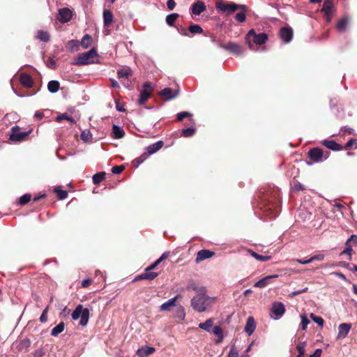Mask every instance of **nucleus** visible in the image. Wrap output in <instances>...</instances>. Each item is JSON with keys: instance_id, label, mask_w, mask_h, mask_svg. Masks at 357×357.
<instances>
[{"instance_id": "obj_1", "label": "nucleus", "mask_w": 357, "mask_h": 357, "mask_svg": "<svg viewBox=\"0 0 357 357\" xmlns=\"http://www.w3.org/2000/svg\"><path fill=\"white\" fill-rule=\"evenodd\" d=\"M211 298L210 296L206 295V288L201 287L199 294H197L191 299V306L195 310L199 312H203L206 310V305Z\"/></svg>"}, {"instance_id": "obj_2", "label": "nucleus", "mask_w": 357, "mask_h": 357, "mask_svg": "<svg viewBox=\"0 0 357 357\" xmlns=\"http://www.w3.org/2000/svg\"><path fill=\"white\" fill-rule=\"evenodd\" d=\"M99 57L96 50L94 48L91 49L89 51L79 54L73 65L83 66L95 63Z\"/></svg>"}, {"instance_id": "obj_3", "label": "nucleus", "mask_w": 357, "mask_h": 357, "mask_svg": "<svg viewBox=\"0 0 357 357\" xmlns=\"http://www.w3.org/2000/svg\"><path fill=\"white\" fill-rule=\"evenodd\" d=\"M215 6L219 12L224 13L227 15L234 13L238 9H247V7L245 5H240L234 2H229L224 0L218 1L215 3Z\"/></svg>"}, {"instance_id": "obj_4", "label": "nucleus", "mask_w": 357, "mask_h": 357, "mask_svg": "<svg viewBox=\"0 0 357 357\" xmlns=\"http://www.w3.org/2000/svg\"><path fill=\"white\" fill-rule=\"evenodd\" d=\"M268 40V36L265 33H260L257 34L254 29H250L245 36V41L248 45L250 50H253V45L251 43L252 41L256 45H263Z\"/></svg>"}, {"instance_id": "obj_5", "label": "nucleus", "mask_w": 357, "mask_h": 357, "mask_svg": "<svg viewBox=\"0 0 357 357\" xmlns=\"http://www.w3.org/2000/svg\"><path fill=\"white\" fill-rule=\"evenodd\" d=\"M89 314L88 308H83L82 305H79L73 312L72 318L73 320H77L80 318L79 324L82 326H85L89 321Z\"/></svg>"}, {"instance_id": "obj_6", "label": "nucleus", "mask_w": 357, "mask_h": 357, "mask_svg": "<svg viewBox=\"0 0 357 357\" xmlns=\"http://www.w3.org/2000/svg\"><path fill=\"white\" fill-rule=\"evenodd\" d=\"M308 157L313 162L319 163L326 160L330 155L329 152L324 153L320 148H312L308 151Z\"/></svg>"}, {"instance_id": "obj_7", "label": "nucleus", "mask_w": 357, "mask_h": 357, "mask_svg": "<svg viewBox=\"0 0 357 357\" xmlns=\"http://www.w3.org/2000/svg\"><path fill=\"white\" fill-rule=\"evenodd\" d=\"M32 130L28 131H20L19 126H15L11 128V132L9 135V139L13 142H20L25 139V138L31 132Z\"/></svg>"}, {"instance_id": "obj_8", "label": "nucleus", "mask_w": 357, "mask_h": 357, "mask_svg": "<svg viewBox=\"0 0 357 357\" xmlns=\"http://www.w3.org/2000/svg\"><path fill=\"white\" fill-rule=\"evenodd\" d=\"M335 10L333 3L331 0H324L321 11L324 13V17L327 22L332 20V15Z\"/></svg>"}, {"instance_id": "obj_9", "label": "nucleus", "mask_w": 357, "mask_h": 357, "mask_svg": "<svg viewBox=\"0 0 357 357\" xmlns=\"http://www.w3.org/2000/svg\"><path fill=\"white\" fill-rule=\"evenodd\" d=\"M153 91V87L150 82H145L142 86V90L139 93V97L137 100V104L142 105L145 103L151 96V93Z\"/></svg>"}, {"instance_id": "obj_10", "label": "nucleus", "mask_w": 357, "mask_h": 357, "mask_svg": "<svg viewBox=\"0 0 357 357\" xmlns=\"http://www.w3.org/2000/svg\"><path fill=\"white\" fill-rule=\"evenodd\" d=\"M285 312L284 305L281 302H275L271 307V317L275 320L280 319Z\"/></svg>"}, {"instance_id": "obj_11", "label": "nucleus", "mask_w": 357, "mask_h": 357, "mask_svg": "<svg viewBox=\"0 0 357 357\" xmlns=\"http://www.w3.org/2000/svg\"><path fill=\"white\" fill-rule=\"evenodd\" d=\"M294 36V31L289 26H285L280 29V37L284 43H289Z\"/></svg>"}, {"instance_id": "obj_12", "label": "nucleus", "mask_w": 357, "mask_h": 357, "mask_svg": "<svg viewBox=\"0 0 357 357\" xmlns=\"http://www.w3.org/2000/svg\"><path fill=\"white\" fill-rule=\"evenodd\" d=\"M178 90H173L171 88H165L160 91H159L158 95L164 100H171L176 98L178 95Z\"/></svg>"}, {"instance_id": "obj_13", "label": "nucleus", "mask_w": 357, "mask_h": 357, "mask_svg": "<svg viewBox=\"0 0 357 357\" xmlns=\"http://www.w3.org/2000/svg\"><path fill=\"white\" fill-rule=\"evenodd\" d=\"M73 17V12L68 8H62L59 10L57 20L62 22L66 23L69 22Z\"/></svg>"}, {"instance_id": "obj_14", "label": "nucleus", "mask_w": 357, "mask_h": 357, "mask_svg": "<svg viewBox=\"0 0 357 357\" xmlns=\"http://www.w3.org/2000/svg\"><path fill=\"white\" fill-rule=\"evenodd\" d=\"M351 328V324L343 323L340 324L338 326V334L337 336V339L345 338L347 336L348 333H349Z\"/></svg>"}, {"instance_id": "obj_15", "label": "nucleus", "mask_w": 357, "mask_h": 357, "mask_svg": "<svg viewBox=\"0 0 357 357\" xmlns=\"http://www.w3.org/2000/svg\"><path fill=\"white\" fill-rule=\"evenodd\" d=\"M221 47L229 50L236 55H241L242 54L241 47L237 43L229 42L226 45H221Z\"/></svg>"}, {"instance_id": "obj_16", "label": "nucleus", "mask_w": 357, "mask_h": 357, "mask_svg": "<svg viewBox=\"0 0 357 357\" xmlns=\"http://www.w3.org/2000/svg\"><path fill=\"white\" fill-rule=\"evenodd\" d=\"M206 7L205 3L202 1H197L191 6V11L195 15H200L206 10Z\"/></svg>"}, {"instance_id": "obj_17", "label": "nucleus", "mask_w": 357, "mask_h": 357, "mask_svg": "<svg viewBox=\"0 0 357 357\" xmlns=\"http://www.w3.org/2000/svg\"><path fill=\"white\" fill-rule=\"evenodd\" d=\"M214 255V252L210 251L208 250H201L197 252L195 261L197 263H199L204 259H209Z\"/></svg>"}, {"instance_id": "obj_18", "label": "nucleus", "mask_w": 357, "mask_h": 357, "mask_svg": "<svg viewBox=\"0 0 357 357\" xmlns=\"http://www.w3.org/2000/svg\"><path fill=\"white\" fill-rule=\"evenodd\" d=\"M256 328V322L253 317H249L247 319L246 324L244 328V331L248 335H251Z\"/></svg>"}, {"instance_id": "obj_19", "label": "nucleus", "mask_w": 357, "mask_h": 357, "mask_svg": "<svg viewBox=\"0 0 357 357\" xmlns=\"http://www.w3.org/2000/svg\"><path fill=\"white\" fill-rule=\"evenodd\" d=\"M321 144L332 151H339L342 149V146L334 140L324 139L322 141Z\"/></svg>"}, {"instance_id": "obj_20", "label": "nucleus", "mask_w": 357, "mask_h": 357, "mask_svg": "<svg viewBox=\"0 0 357 357\" xmlns=\"http://www.w3.org/2000/svg\"><path fill=\"white\" fill-rule=\"evenodd\" d=\"M155 348L149 346H144L137 350L138 357H147L155 351Z\"/></svg>"}, {"instance_id": "obj_21", "label": "nucleus", "mask_w": 357, "mask_h": 357, "mask_svg": "<svg viewBox=\"0 0 357 357\" xmlns=\"http://www.w3.org/2000/svg\"><path fill=\"white\" fill-rule=\"evenodd\" d=\"M163 144L164 143L162 140L151 144L146 148V153L149 154V156L154 154L162 147Z\"/></svg>"}, {"instance_id": "obj_22", "label": "nucleus", "mask_w": 357, "mask_h": 357, "mask_svg": "<svg viewBox=\"0 0 357 357\" xmlns=\"http://www.w3.org/2000/svg\"><path fill=\"white\" fill-rule=\"evenodd\" d=\"M20 81L21 84L26 88H31L33 86V79L27 73H22L20 76Z\"/></svg>"}, {"instance_id": "obj_23", "label": "nucleus", "mask_w": 357, "mask_h": 357, "mask_svg": "<svg viewBox=\"0 0 357 357\" xmlns=\"http://www.w3.org/2000/svg\"><path fill=\"white\" fill-rule=\"evenodd\" d=\"M31 346V340L29 338H24L16 342V348L20 351H27Z\"/></svg>"}, {"instance_id": "obj_24", "label": "nucleus", "mask_w": 357, "mask_h": 357, "mask_svg": "<svg viewBox=\"0 0 357 357\" xmlns=\"http://www.w3.org/2000/svg\"><path fill=\"white\" fill-rule=\"evenodd\" d=\"M277 277H278V275H276L264 277V278L260 279L259 280H258L257 282H256L254 284V287H258V288H264L266 286H267L270 280H271L272 278H277Z\"/></svg>"}, {"instance_id": "obj_25", "label": "nucleus", "mask_w": 357, "mask_h": 357, "mask_svg": "<svg viewBox=\"0 0 357 357\" xmlns=\"http://www.w3.org/2000/svg\"><path fill=\"white\" fill-rule=\"evenodd\" d=\"M349 22V17L344 16L337 24V29L340 32H344Z\"/></svg>"}, {"instance_id": "obj_26", "label": "nucleus", "mask_w": 357, "mask_h": 357, "mask_svg": "<svg viewBox=\"0 0 357 357\" xmlns=\"http://www.w3.org/2000/svg\"><path fill=\"white\" fill-rule=\"evenodd\" d=\"M112 135L114 138L121 139L125 135V131L121 127L114 124L112 126Z\"/></svg>"}, {"instance_id": "obj_27", "label": "nucleus", "mask_w": 357, "mask_h": 357, "mask_svg": "<svg viewBox=\"0 0 357 357\" xmlns=\"http://www.w3.org/2000/svg\"><path fill=\"white\" fill-rule=\"evenodd\" d=\"M177 297H178L177 296H174V297L169 299L168 301H167L164 303H162L160 305V310H162V311H169L172 307L175 305Z\"/></svg>"}, {"instance_id": "obj_28", "label": "nucleus", "mask_w": 357, "mask_h": 357, "mask_svg": "<svg viewBox=\"0 0 357 357\" xmlns=\"http://www.w3.org/2000/svg\"><path fill=\"white\" fill-rule=\"evenodd\" d=\"M93 43L92 37L89 34H85L79 42L82 47L84 49L89 48L91 46Z\"/></svg>"}, {"instance_id": "obj_29", "label": "nucleus", "mask_w": 357, "mask_h": 357, "mask_svg": "<svg viewBox=\"0 0 357 357\" xmlns=\"http://www.w3.org/2000/svg\"><path fill=\"white\" fill-rule=\"evenodd\" d=\"M113 22V15L109 10L103 11V23L104 26H108Z\"/></svg>"}, {"instance_id": "obj_30", "label": "nucleus", "mask_w": 357, "mask_h": 357, "mask_svg": "<svg viewBox=\"0 0 357 357\" xmlns=\"http://www.w3.org/2000/svg\"><path fill=\"white\" fill-rule=\"evenodd\" d=\"M59 87L60 84L56 80H51L47 84V89L52 93L57 92L59 89Z\"/></svg>"}, {"instance_id": "obj_31", "label": "nucleus", "mask_w": 357, "mask_h": 357, "mask_svg": "<svg viewBox=\"0 0 357 357\" xmlns=\"http://www.w3.org/2000/svg\"><path fill=\"white\" fill-rule=\"evenodd\" d=\"M65 328V324L64 322L61 321L58 325H56L55 327H54L52 329L51 335L54 337L57 336L59 334L62 333Z\"/></svg>"}, {"instance_id": "obj_32", "label": "nucleus", "mask_w": 357, "mask_h": 357, "mask_svg": "<svg viewBox=\"0 0 357 357\" xmlns=\"http://www.w3.org/2000/svg\"><path fill=\"white\" fill-rule=\"evenodd\" d=\"M149 157V154L146 153V151L142 153L140 156L137 157L132 161V165L135 167H138L141 164H142Z\"/></svg>"}, {"instance_id": "obj_33", "label": "nucleus", "mask_w": 357, "mask_h": 357, "mask_svg": "<svg viewBox=\"0 0 357 357\" xmlns=\"http://www.w3.org/2000/svg\"><path fill=\"white\" fill-rule=\"evenodd\" d=\"M248 252L252 257H253L259 261H267L271 259L270 256L259 255L252 250H249Z\"/></svg>"}, {"instance_id": "obj_34", "label": "nucleus", "mask_w": 357, "mask_h": 357, "mask_svg": "<svg viewBox=\"0 0 357 357\" xmlns=\"http://www.w3.org/2000/svg\"><path fill=\"white\" fill-rule=\"evenodd\" d=\"M213 320L212 319H208L204 322L200 323L199 324V328L207 332H210L213 326Z\"/></svg>"}, {"instance_id": "obj_35", "label": "nucleus", "mask_w": 357, "mask_h": 357, "mask_svg": "<svg viewBox=\"0 0 357 357\" xmlns=\"http://www.w3.org/2000/svg\"><path fill=\"white\" fill-rule=\"evenodd\" d=\"M178 16L179 15L178 13H172V14L167 15L165 18V22L169 26H174V24L176 20H177V18L178 17Z\"/></svg>"}, {"instance_id": "obj_36", "label": "nucleus", "mask_w": 357, "mask_h": 357, "mask_svg": "<svg viewBox=\"0 0 357 357\" xmlns=\"http://www.w3.org/2000/svg\"><path fill=\"white\" fill-rule=\"evenodd\" d=\"M105 172H101L94 174L92 177L93 183L94 184H99L105 178Z\"/></svg>"}, {"instance_id": "obj_37", "label": "nucleus", "mask_w": 357, "mask_h": 357, "mask_svg": "<svg viewBox=\"0 0 357 357\" xmlns=\"http://www.w3.org/2000/svg\"><path fill=\"white\" fill-rule=\"evenodd\" d=\"M188 31L192 34H199L203 32V29L199 24H191L188 27Z\"/></svg>"}, {"instance_id": "obj_38", "label": "nucleus", "mask_w": 357, "mask_h": 357, "mask_svg": "<svg viewBox=\"0 0 357 357\" xmlns=\"http://www.w3.org/2000/svg\"><path fill=\"white\" fill-rule=\"evenodd\" d=\"M63 120H67L72 124L75 123V120L73 117L68 116L66 113L61 114L56 118V121L57 122H60Z\"/></svg>"}, {"instance_id": "obj_39", "label": "nucleus", "mask_w": 357, "mask_h": 357, "mask_svg": "<svg viewBox=\"0 0 357 357\" xmlns=\"http://www.w3.org/2000/svg\"><path fill=\"white\" fill-rule=\"evenodd\" d=\"M196 132V128L195 127H189L182 130V136L185 137H190Z\"/></svg>"}, {"instance_id": "obj_40", "label": "nucleus", "mask_w": 357, "mask_h": 357, "mask_svg": "<svg viewBox=\"0 0 357 357\" xmlns=\"http://www.w3.org/2000/svg\"><path fill=\"white\" fill-rule=\"evenodd\" d=\"M38 38L40 40L47 43L50 40V36L47 31H39L38 32Z\"/></svg>"}, {"instance_id": "obj_41", "label": "nucleus", "mask_w": 357, "mask_h": 357, "mask_svg": "<svg viewBox=\"0 0 357 357\" xmlns=\"http://www.w3.org/2000/svg\"><path fill=\"white\" fill-rule=\"evenodd\" d=\"M212 332L213 334L216 335L218 337V342H220L223 339V332H222V329L220 326H215L213 328H212Z\"/></svg>"}, {"instance_id": "obj_42", "label": "nucleus", "mask_w": 357, "mask_h": 357, "mask_svg": "<svg viewBox=\"0 0 357 357\" xmlns=\"http://www.w3.org/2000/svg\"><path fill=\"white\" fill-rule=\"evenodd\" d=\"M143 274L144 280H153L158 275V274L155 272L147 271V268H145V271L143 273Z\"/></svg>"}, {"instance_id": "obj_43", "label": "nucleus", "mask_w": 357, "mask_h": 357, "mask_svg": "<svg viewBox=\"0 0 357 357\" xmlns=\"http://www.w3.org/2000/svg\"><path fill=\"white\" fill-rule=\"evenodd\" d=\"M31 195L30 194H24L18 199L17 204L21 206L25 205L31 200Z\"/></svg>"}, {"instance_id": "obj_44", "label": "nucleus", "mask_w": 357, "mask_h": 357, "mask_svg": "<svg viewBox=\"0 0 357 357\" xmlns=\"http://www.w3.org/2000/svg\"><path fill=\"white\" fill-rule=\"evenodd\" d=\"M132 71L130 68H126V69H120L117 71V75L119 78L122 77H128L130 75H131Z\"/></svg>"}, {"instance_id": "obj_45", "label": "nucleus", "mask_w": 357, "mask_h": 357, "mask_svg": "<svg viewBox=\"0 0 357 357\" xmlns=\"http://www.w3.org/2000/svg\"><path fill=\"white\" fill-rule=\"evenodd\" d=\"M174 317L180 319L181 320H184L185 317V312L183 307L181 305H179L176 310V312L174 314Z\"/></svg>"}, {"instance_id": "obj_46", "label": "nucleus", "mask_w": 357, "mask_h": 357, "mask_svg": "<svg viewBox=\"0 0 357 357\" xmlns=\"http://www.w3.org/2000/svg\"><path fill=\"white\" fill-rule=\"evenodd\" d=\"M246 9H241V11L237 13L235 15V20L238 22H243L246 19L245 15Z\"/></svg>"}, {"instance_id": "obj_47", "label": "nucleus", "mask_w": 357, "mask_h": 357, "mask_svg": "<svg viewBox=\"0 0 357 357\" xmlns=\"http://www.w3.org/2000/svg\"><path fill=\"white\" fill-rule=\"evenodd\" d=\"M353 252V249L351 244H349V242H346L345 243V248L344 250L341 252V255L347 254L349 255V260L351 259V254Z\"/></svg>"}, {"instance_id": "obj_48", "label": "nucleus", "mask_w": 357, "mask_h": 357, "mask_svg": "<svg viewBox=\"0 0 357 357\" xmlns=\"http://www.w3.org/2000/svg\"><path fill=\"white\" fill-rule=\"evenodd\" d=\"M54 192L57 193L59 199H64L68 197V192L59 188V187L54 189Z\"/></svg>"}, {"instance_id": "obj_49", "label": "nucleus", "mask_w": 357, "mask_h": 357, "mask_svg": "<svg viewBox=\"0 0 357 357\" xmlns=\"http://www.w3.org/2000/svg\"><path fill=\"white\" fill-rule=\"evenodd\" d=\"M310 318L312 320L318 324L319 326H323L324 324V319L321 317H318L313 313L310 314Z\"/></svg>"}, {"instance_id": "obj_50", "label": "nucleus", "mask_w": 357, "mask_h": 357, "mask_svg": "<svg viewBox=\"0 0 357 357\" xmlns=\"http://www.w3.org/2000/svg\"><path fill=\"white\" fill-rule=\"evenodd\" d=\"M305 344H306L305 342H300L299 344H297L296 349H297L298 352V355L303 356L305 354Z\"/></svg>"}, {"instance_id": "obj_51", "label": "nucleus", "mask_w": 357, "mask_h": 357, "mask_svg": "<svg viewBox=\"0 0 357 357\" xmlns=\"http://www.w3.org/2000/svg\"><path fill=\"white\" fill-rule=\"evenodd\" d=\"M192 114L189 112H181L176 114V119L178 121H181L184 118L191 117Z\"/></svg>"}, {"instance_id": "obj_52", "label": "nucleus", "mask_w": 357, "mask_h": 357, "mask_svg": "<svg viewBox=\"0 0 357 357\" xmlns=\"http://www.w3.org/2000/svg\"><path fill=\"white\" fill-rule=\"evenodd\" d=\"M301 328L302 330H305L307 328V325L310 323V321L307 319L305 314L301 316Z\"/></svg>"}, {"instance_id": "obj_53", "label": "nucleus", "mask_w": 357, "mask_h": 357, "mask_svg": "<svg viewBox=\"0 0 357 357\" xmlns=\"http://www.w3.org/2000/svg\"><path fill=\"white\" fill-rule=\"evenodd\" d=\"M186 289H187L188 290H190H190H192V291H197V292L198 293V294H199V289H200V287H199L197 286V284L195 282H192V281L190 282L188 284V285H187V287H186Z\"/></svg>"}, {"instance_id": "obj_54", "label": "nucleus", "mask_w": 357, "mask_h": 357, "mask_svg": "<svg viewBox=\"0 0 357 357\" xmlns=\"http://www.w3.org/2000/svg\"><path fill=\"white\" fill-rule=\"evenodd\" d=\"M353 146H355V148L357 149V139H350L345 144L344 149L346 150L350 149Z\"/></svg>"}, {"instance_id": "obj_55", "label": "nucleus", "mask_w": 357, "mask_h": 357, "mask_svg": "<svg viewBox=\"0 0 357 357\" xmlns=\"http://www.w3.org/2000/svg\"><path fill=\"white\" fill-rule=\"evenodd\" d=\"M81 139L84 141H87L91 139L92 135L89 130H84L80 135Z\"/></svg>"}, {"instance_id": "obj_56", "label": "nucleus", "mask_w": 357, "mask_h": 357, "mask_svg": "<svg viewBox=\"0 0 357 357\" xmlns=\"http://www.w3.org/2000/svg\"><path fill=\"white\" fill-rule=\"evenodd\" d=\"M124 168L123 165H116L112 168V172L114 174H119L123 171Z\"/></svg>"}, {"instance_id": "obj_57", "label": "nucleus", "mask_w": 357, "mask_h": 357, "mask_svg": "<svg viewBox=\"0 0 357 357\" xmlns=\"http://www.w3.org/2000/svg\"><path fill=\"white\" fill-rule=\"evenodd\" d=\"M324 257H325V256L324 254L319 253V254L312 256L310 258V261H311V262H312L314 261H323L324 259Z\"/></svg>"}, {"instance_id": "obj_58", "label": "nucleus", "mask_w": 357, "mask_h": 357, "mask_svg": "<svg viewBox=\"0 0 357 357\" xmlns=\"http://www.w3.org/2000/svg\"><path fill=\"white\" fill-rule=\"evenodd\" d=\"M227 357H238V351L234 346H232L229 350Z\"/></svg>"}, {"instance_id": "obj_59", "label": "nucleus", "mask_w": 357, "mask_h": 357, "mask_svg": "<svg viewBox=\"0 0 357 357\" xmlns=\"http://www.w3.org/2000/svg\"><path fill=\"white\" fill-rule=\"evenodd\" d=\"M47 66L49 68L55 69L56 68V63L54 59L50 58Z\"/></svg>"}, {"instance_id": "obj_60", "label": "nucleus", "mask_w": 357, "mask_h": 357, "mask_svg": "<svg viewBox=\"0 0 357 357\" xmlns=\"http://www.w3.org/2000/svg\"><path fill=\"white\" fill-rule=\"evenodd\" d=\"M346 242H349V244L352 243L354 245H357V236L352 234Z\"/></svg>"}, {"instance_id": "obj_61", "label": "nucleus", "mask_w": 357, "mask_h": 357, "mask_svg": "<svg viewBox=\"0 0 357 357\" xmlns=\"http://www.w3.org/2000/svg\"><path fill=\"white\" fill-rule=\"evenodd\" d=\"M308 290V288L307 287H305L302 289H299V290H297V291H294L293 292L291 293V296H297L298 294H301L302 293H305V292H307Z\"/></svg>"}, {"instance_id": "obj_62", "label": "nucleus", "mask_w": 357, "mask_h": 357, "mask_svg": "<svg viewBox=\"0 0 357 357\" xmlns=\"http://www.w3.org/2000/svg\"><path fill=\"white\" fill-rule=\"evenodd\" d=\"M167 6L169 10H173L176 6V3L174 0H168L167 2Z\"/></svg>"}, {"instance_id": "obj_63", "label": "nucleus", "mask_w": 357, "mask_h": 357, "mask_svg": "<svg viewBox=\"0 0 357 357\" xmlns=\"http://www.w3.org/2000/svg\"><path fill=\"white\" fill-rule=\"evenodd\" d=\"M341 130L347 132L350 135L354 134V130L348 126H343L341 128Z\"/></svg>"}, {"instance_id": "obj_64", "label": "nucleus", "mask_w": 357, "mask_h": 357, "mask_svg": "<svg viewBox=\"0 0 357 357\" xmlns=\"http://www.w3.org/2000/svg\"><path fill=\"white\" fill-rule=\"evenodd\" d=\"M321 353L322 350L321 349H317L309 357H321Z\"/></svg>"}]
</instances>
